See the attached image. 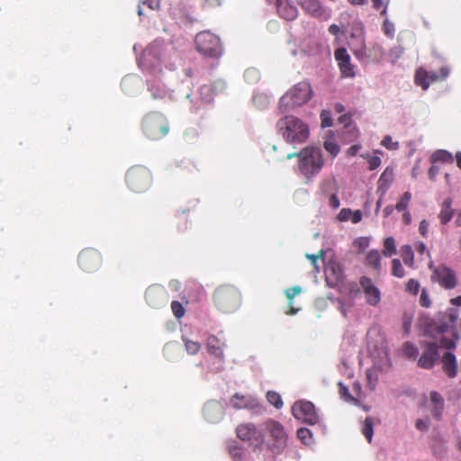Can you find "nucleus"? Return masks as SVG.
Returning <instances> with one entry per match:
<instances>
[{
  "label": "nucleus",
  "mask_w": 461,
  "mask_h": 461,
  "mask_svg": "<svg viewBox=\"0 0 461 461\" xmlns=\"http://www.w3.org/2000/svg\"><path fill=\"white\" fill-rule=\"evenodd\" d=\"M103 262L102 255L92 248L83 249L78 256V264L81 269L93 273L99 269Z\"/></svg>",
  "instance_id": "obj_13"
},
{
  "label": "nucleus",
  "mask_w": 461,
  "mask_h": 461,
  "mask_svg": "<svg viewBox=\"0 0 461 461\" xmlns=\"http://www.w3.org/2000/svg\"><path fill=\"white\" fill-rule=\"evenodd\" d=\"M419 231H420V234L426 238L428 236V232H429V222L426 221V220H422L420 222V226H419Z\"/></svg>",
  "instance_id": "obj_53"
},
{
  "label": "nucleus",
  "mask_w": 461,
  "mask_h": 461,
  "mask_svg": "<svg viewBox=\"0 0 461 461\" xmlns=\"http://www.w3.org/2000/svg\"><path fill=\"white\" fill-rule=\"evenodd\" d=\"M277 127L283 138L289 143H303L310 135L309 126L299 117H281Z\"/></svg>",
  "instance_id": "obj_4"
},
{
  "label": "nucleus",
  "mask_w": 461,
  "mask_h": 461,
  "mask_svg": "<svg viewBox=\"0 0 461 461\" xmlns=\"http://www.w3.org/2000/svg\"><path fill=\"white\" fill-rule=\"evenodd\" d=\"M292 413L296 420L304 423L314 425L319 421V415L314 405L305 400H300L294 403Z\"/></svg>",
  "instance_id": "obj_10"
},
{
  "label": "nucleus",
  "mask_w": 461,
  "mask_h": 461,
  "mask_svg": "<svg viewBox=\"0 0 461 461\" xmlns=\"http://www.w3.org/2000/svg\"><path fill=\"white\" fill-rule=\"evenodd\" d=\"M230 454L235 461H241L243 450L237 446H233L230 447Z\"/></svg>",
  "instance_id": "obj_48"
},
{
  "label": "nucleus",
  "mask_w": 461,
  "mask_h": 461,
  "mask_svg": "<svg viewBox=\"0 0 461 461\" xmlns=\"http://www.w3.org/2000/svg\"><path fill=\"white\" fill-rule=\"evenodd\" d=\"M312 96V88L309 82L302 81L294 85L285 95L279 102L281 113H289L295 108L305 104Z\"/></svg>",
  "instance_id": "obj_3"
},
{
  "label": "nucleus",
  "mask_w": 461,
  "mask_h": 461,
  "mask_svg": "<svg viewBox=\"0 0 461 461\" xmlns=\"http://www.w3.org/2000/svg\"><path fill=\"white\" fill-rule=\"evenodd\" d=\"M431 280L438 282L445 289H453L457 281L455 272L445 266L435 267L431 275Z\"/></svg>",
  "instance_id": "obj_14"
},
{
  "label": "nucleus",
  "mask_w": 461,
  "mask_h": 461,
  "mask_svg": "<svg viewBox=\"0 0 461 461\" xmlns=\"http://www.w3.org/2000/svg\"><path fill=\"white\" fill-rule=\"evenodd\" d=\"M392 274L393 276L402 278L405 275L404 268L401 263V261L397 258L393 259L392 261Z\"/></svg>",
  "instance_id": "obj_40"
},
{
  "label": "nucleus",
  "mask_w": 461,
  "mask_h": 461,
  "mask_svg": "<svg viewBox=\"0 0 461 461\" xmlns=\"http://www.w3.org/2000/svg\"><path fill=\"white\" fill-rule=\"evenodd\" d=\"M325 275L328 280L337 284L343 279V269L340 264L335 260H330L325 267Z\"/></svg>",
  "instance_id": "obj_20"
},
{
  "label": "nucleus",
  "mask_w": 461,
  "mask_h": 461,
  "mask_svg": "<svg viewBox=\"0 0 461 461\" xmlns=\"http://www.w3.org/2000/svg\"><path fill=\"white\" fill-rule=\"evenodd\" d=\"M411 200V194L410 192H405L400 198L399 202L395 204V209L398 212L406 211Z\"/></svg>",
  "instance_id": "obj_37"
},
{
  "label": "nucleus",
  "mask_w": 461,
  "mask_h": 461,
  "mask_svg": "<svg viewBox=\"0 0 461 461\" xmlns=\"http://www.w3.org/2000/svg\"><path fill=\"white\" fill-rule=\"evenodd\" d=\"M183 341L185 343V350L188 354L195 355L200 351L201 344L198 341H194L187 338H183Z\"/></svg>",
  "instance_id": "obj_34"
},
{
  "label": "nucleus",
  "mask_w": 461,
  "mask_h": 461,
  "mask_svg": "<svg viewBox=\"0 0 461 461\" xmlns=\"http://www.w3.org/2000/svg\"><path fill=\"white\" fill-rule=\"evenodd\" d=\"M402 351L406 357L409 358H416L419 355V349L418 348L413 345L411 342H405L402 345Z\"/></svg>",
  "instance_id": "obj_36"
},
{
  "label": "nucleus",
  "mask_w": 461,
  "mask_h": 461,
  "mask_svg": "<svg viewBox=\"0 0 461 461\" xmlns=\"http://www.w3.org/2000/svg\"><path fill=\"white\" fill-rule=\"evenodd\" d=\"M225 0H200L201 6L203 10L211 11L221 6Z\"/></svg>",
  "instance_id": "obj_38"
},
{
  "label": "nucleus",
  "mask_w": 461,
  "mask_h": 461,
  "mask_svg": "<svg viewBox=\"0 0 461 461\" xmlns=\"http://www.w3.org/2000/svg\"><path fill=\"white\" fill-rule=\"evenodd\" d=\"M280 17L287 21L294 20L298 15L297 8L287 0H277L274 3Z\"/></svg>",
  "instance_id": "obj_17"
},
{
  "label": "nucleus",
  "mask_w": 461,
  "mask_h": 461,
  "mask_svg": "<svg viewBox=\"0 0 461 461\" xmlns=\"http://www.w3.org/2000/svg\"><path fill=\"white\" fill-rule=\"evenodd\" d=\"M322 256H323V251L322 250L320 251L319 255H313V254H311V255L307 254L306 255L307 258H309L312 261V265H315L318 258H321Z\"/></svg>",
  "instance_id": "obj_61"
},
{
  "label": "nucleus",
  "mask_w": 461,
  "mask_h": 461,
  "mask_svg": "<svg viewBox=\"0 0 461 461\" xmlns=\"http://www.w3.org/2000/svg\"><path fill=\"white\" fill-rule=\"evenodd\" d=\"M455 214V210L452 208V199L447 198L441 204V209L438 214L440 223L445 225L448 223Z\"/></svg>",
  "instance_id": "obj_26"
},
{
  "label": "nucleus",
  "mask_w": 461,
  "mask_h": 461,
  "mask_svg": "<svg viewBox=\"0 0 461 461\" xmlns=\"http://www.w3.org/2000/svg\"><path fill=\"white\" fill-rule=\"evenodd\" d=\"M362 217H363V214H362V212L360 210H357V211H354V212L352 211V215L350 217V221L353 223H358L359 221H361Z\"/></svg>",
  "instance_id": "obj_55"
},
{
  "label": "nucleus",
  "mask_w": 461,
  "mask_h": 461,
  "mask_svg": "<svg viewBox=\"0 0 461 461\" xmlns=\"http://www.w3.org/2000/svg\"><path fill=\"white\" fill-rule=\"evenodd\" d=\"M262 438V451L267 449L274 455H280L287 447L288 434L277 420L268 419L263 422Z\"/></svg>",
  "instance_id": "obj_2"
},
{
  "label": "nucleus",
  "mask_w": 461,
  "mask_h": 461,
  "mask_svg": "<svg viewBox=\"0 0 461 461\" xmlns=\"http://www.w3.org/2000/svg\"><path fill=\"white\" fill-rule=\"evenodd\" d=\"M401 257L405 265L409 267L413 266L414 255L410 245H404L401 248Z\"/></svg>",
  "instance_id": "obj_32"
},
{
  "label": "nucleus",
  "mask_w": 461,
  "mask_h": 461,
  "mask_svg": "<svg viewBox=\"0 0 461 461\" xmlns=\"http://www.w3.org/2000/svg\"><path fill=\"white\" fill-rule=\"evenodd\" d=\"M223 343L220 341L215 336H210L206 341L207 352L221 361L223 360Z\"/></svg>",
  "instance_id": "obj_23"
},
{
  "label": "nucleus",
  "mask_w": 461,
  "mask_h": 461,
  "mask_svg": "<svg viewBox=\"0 0 461 461\" xmlns=\"http://www.w3.org/2000/svg\"><path fill=\"white\" fill-rule=\"evenodd\" d=\"M171 310L176 318L180 319L185 315V308L178 301H173L171 303Z\"/></svg>",
  "instance_id": "obj_43"
},
{
  "label": "nucleus",
  "mask_w": 461,
  "mask_h": 461,
  "mask_svg": "<svg viewBox=\"0 0 461 461\" xmlns=\"http://www.w3.org/2000/svg\"><path fill=\"white\" fill-rule=\"evenodd\" d=\"M366 265L375 270L381 269V256L378 250L372 249L366 254Z\"/></svg>",
  "instance_id": "obj_28"
},
{
  "label": "nucleus",
  "mask_w": 461,
  "mask_h": 461,
  "mask_svg": "<svg viewBox=\"0 0 461 461\" xmlns=\"http://www.w3.org/2000/svg\"><path fill=\"white\" fill-rule=\"evenodd\" d=\"M301 7L309 14L314 17H322L325 10L319 0H296Z\"/></svg>",
  "instance_id": "obj_21"
},
{
  "label": "nucleus",
  "mask_w": 461,
  "mask_h": 461,
  "mask_svg": "<svg viewBox=\"0 0 461 461\" xmlns=\"http://www.w3.org/2000/svg\"><path fill=\"white\" fill-rule=\"evenodd\" d=\"M356 242L357 243L359 248H361L363 249H366V247H368V245H369V240L367 238H360Z\"/></svg>",
  "instance_id": "obj_60"
},
{
  "label": "nucleus",
  "mask_w": 461,
  "mask_h": 461,
  "mask_svg": "<svg viewBox=\"0 0 461 461\" xmlns=\"http://www.w3.org/2000/svg\"><path fill=\"white\" fill-rule=\"evenodd\" d=\"M352 391L353 393L357 396V397H360L361 396V384L359 382H355L353 383L352 384Z\"/></svg>",
  "instance_id": "obj_58"
},
{
  "label": "nucleus",
  "mask_w": 461,
  "mask_h": 461,
  "mask_svg": "<svg viewBox=\"0 0 461 461\" xmlns=\"http://www.w3.org/2000/svg\"><path fill=\"white\" fill-rule=\"evenodd\" d=\"M439 170H440L439 167L431 166L428 172L429 178L434 180L435 177L437 176V175L439 173Z\"/></svg>",
  "instance_id": "obj_57"
},
{
  "label": "nucleus",
  "mask_w": 461,
  "mask_h": 461,
  "mask_svg": "<svg viewBox=\"0 0 461 461\" xmlns=\"http://www.w3.org/2000/svg\"><path fill=\"white\" fill-rule=\"evenodd\" d=\"M230 404L234 409H254L258 406L257 400L249 395L235 393L230 399Z\"/></svg>",
  "instance_id": "obj_19"
},
{
  "label": "nucleus",
  "mask_w": 461,
  "mask_h": 461,
  "mask_svg": "<svg viewBox=\"0 0 461 461\" xmlns=\"http://www.w3.org/2000/svg\"><path fill=\"white\" fill-rule=\"evenodd\" d=\"M415 249L418 253L423 254L426 251V245L423 242H419L416 244Z\"/></svg>",
  "instance_id": "obj_64"
},
{
  "label": "nucleus",
  "mask_w": 461,
  "mask_h": 461,
  "mask_svg": "<svg viewBox=\"0 0 461 461\" xmlns=\"http://www.w3.org/2000/svg\"><path fill=\"white\" fill-rule=\"evenodd\" d=\"M329 32L332 35H338L340 32V28L337 24H331L329 27Z\"/></svg>",
  "instance_id": "obj_62"
},
{
  "label": "nucleus",
  "mask_w": 461,
  "mask_h": 461,
  "mask_svg": "<svg viewBox=\"0 0 461 461\" xmlns=\"http://www.w3.org/2000/svg\"><path fill=\"white\" fill-rule=\"evenodd\" d=\"M362 433L370 443L374 435V419L372 417L369 416L365 419L362 427Z\"/></svg>",
  "instance_id": "obj_30"
},
{
  "label": "nucleus",
  "mask_w": 461,
  "mask_h": 461,
  "mask_svg": "<svg viewBox=\"0 0 461 461\" xmlns=\"http://www.w3.org/2000/svg\"><path fill=\"white\" fill-rule=\"evenodd\" d=\"M420 290V283L411 278L406 284V291L411 294L416 295Z\"/></svg>",
  "instance_id": "obj_45"
},
{
  "label": "nucleus",
  "mask_w": 461,
  "mask_h": 461,
  "mask_svg": "<svg viewBox=\"0 0 461 461\" xmlns=\"http://www.w3.org/2000/svg\"><path fill=\"white\" fill-rule=\"evenodd\" d=\"M402 221L406 225H409L411 222V215L410 212L404 211V213L402 214Z\"/></svg>",
  "instance_id": "obj_63"
},
{
  "label": "nucleus",
  "mask_w": 461,
  "mask_h": 461,
  "mask_svg": "<svg viewBox=\"0 0 461 461\" xmlns=\"http://www.w3.org/2000/svg\"><path fill=\"white\" fill-rule=\"evenodd\" d=\"M203 413L205 419L210 422H215L222 416L221 407L216 402H209L205 404Z\"/></svg>",
  "instance_id": "obj_25"
},
{
  "label": "nucleus",
  "mask_w": 461,
  "mask_h": 461,
  "mask_svg": "<svg viewBox=\"0 0 461 461\" xmlns=\"http://www.w3.org/2000/svg\"><path fill=\"white\" fill-rule=\"evenodd\" d=\"M141 5H148L151 10H158L160 6L159 0H140Z\"/></svg>",
  "instance_id": "obj_52"
},
{
  "label": "nucleus",
  "mask_w": 461,
  "mask_h": 461,
  "mask_svg": "<svg viewBox=\"0 0 461 461\" xmlns=\"http://www.w3.org/2000/svg\"><path fill=\"white\" fill-rule=\"evenodd\" d=\"M415 427L420 431L427 430L429 429V423L427 420L419 419L416 420Z\"/></svg>",
  "instance_id": "obj_54"
},
{
  "label": "nucleus",
  "mask_w": 461,
  "mask_h": 461,
  "mask_svg": "<svg viewBox=\"0 0 461 461\" xmlns=\"http://www.w3.org/2000/svg\"><path fill=\"white\" fill-rule=\"evenodd\" d=\"M429 160L432 164L437 162L451 164L454 161V158L449 151L445 149H438L431 154Z\"/></svg>",
  "instance_id": "obj_27"
},
{
  "label": "nucleus",
  "mask_w": 461,
  "mask_h": 461,
  "mask_svg": "<svg viewBox=\"0 0 461 461\" xmlns=\"http://www.w3.org/2000/svg\"><path fill=\"white\" fill-rule=\"evenodd\" d=\"M359 284L366 294V303L372 306L377 305L381 300V293L374 285L372 279L367 276H362Z\"/></svg>",
  "instance_id": "obj_16"
},
{
  "label": "nucleus",
  "mask_w": 461,
  "mask_h": 461,
  "mask_svg": "<svg viewBox=\"0 0 461 461\" xmlns=\"http://www.w3.org/2000/svg\"><path fill=\"white\" fill-rule=\"evenodd\" d=\"M349 48L358 60L366 58V47L364 38V26L361 23L355 24L350 33Z\"/></svg>",
  "instance_id": "obj_12"
},
{
  "label": "nucleus",
  "mask_w": 461,
  "mask_h": 461,
  "mask_svg": "<svg viewBox=\"0 0 461 461\" xmlns=\"http://www.w3.org/2000/svg\"><path fill=\"white\" fill-rule=\"evenodd\" d=\"M442 370L449 378H454L457 374V363L456 356L451 352H446L442 358Z\"/></svg>",
  "instance_id": "obj_18"
},
{
  "label": "nucleus",
  "mask_w": 461,
  "mask_h": 461,
  "mask_svg": "<svg viewBox=\"0 0 461 461\" xmlns=\"http://www.w3.org/2000/svg\"><path fill=\"white\" fill-rule=\"evenodd\" d=\"M420 304L422 307H426V308H429L430 306V304H431L429 294H428V292H427V290L425 288H423L421 290V294H420Z\"/></svg>",
  "instance_id": "obj_49"
},
{
  "label": "nucleus",
  "mask_w": 461,
  "mask_h": 461,
  "mask_svg": "<svg viewBox=\"0 0 461 461\" xmlns=\"http://www.w3.org/2000/svg\"><path fill=\"white\" fill-rule=\"evenodd\" d=\"M296 155L300 158L299 168L307 178L318 174L324 165L320 148L307 147Z\"/></svg>",
  "instance_id": "obj_6"
},
{
  "label": "nucleus",
  "mask_w": 461,
  "mask_h": 461,
  "mask_svg": "<svg viewBox=\"0 0 461 461\" xmlns=\"http://www.w3.org/2000/svg\"><path fill=\"white\" fill-rule=\"evenodd\" d=\"M329 204L333 207V208H339L340 203H339V200L338 198V196L336 194H331L329 198Z\"/></svg>",
  "instance_id": "obj_56"
},
{
  "label": "nucleus",
  "mask_w": 461,
  "mask_h": 461,
  "mask_svg": "<svg viewBox=\"0 0 461 461\" xmlns=\"http://www.w3.org/2000/svg\"><path fill=\"white\" fill-rule=\"evenodd\" d=\"M455 318H452V323H442L432 328L435 341H424L420 343L424 349L422 355L418 359V366L424 369H431L439 358L438 348L454 349L456 341L459 339L458 332L454 326Z\"/></svg>",
  "instance_id": "obj_1"
},
{
  "label": "nucleus",
  "mask_w": 461,
  "mask_h": 461,
  "mask_svg": "<svg viewBox=\"0 0 461 461\" xmlns=\"http://www.w3.org/2000/svg\"><path fill=\"white\" fill-rule=\"evenodd\" d=\"M194 43L197 51L206 58L219 59L223 53L220 38L209 31L197 33Z\"/></svg>",
  "instance_id": "obj_7"
},
{
  "label": "nucleus",
  "mask_w": 461,
  "mask_h": 461,
  "mask_svg": "<svg viewBox=\"0 0 461 461\" xmlns=\"http://www.w3.org/2000/svg\"><path fill=\"white\" fill-rule=\"evenodd\" d=\"M263 423L257 427L252 422L241 423L236 428L237 437L245 442L249 443L254 451H262Z\"/></svg>",
  "instance_id": "obj_9"
},
{
  "label": "nucleus",
  "mask_w": 461,
  "mask_h": 461,
  "mask_svg": "<svg viewBox=\"0 0 461 461\" xmlns=\"http://www.w3.org/2000/svg\"><path fill=\"white\" fill-rule=\"evenodd\" d=\"M381 144H382V146H384V148H386L387 149H390V150H396L399 148L398 141H393L392 137L389 135L385 136L382 140Z\"/></svg>",
  "instance_id": "obj_44"
},
{
  "label": "nucleus",
  "mask_w": 461,
  "mask_h": 461,
  "mask_svg": "<svg viewBox=\"0 0 461 461\" xmlns=\"http://www.w3.org/2000/svg\"><path fill=\"white\" fill-rule=\"evenodd\" d=\"M394 179V171L391 167H385L377 182V190L384 194Z\"/></svg>",
  "instance_id": "obj_22"
},
{
  "label": "nucleus",
  "mask_w": 461,
  "mask_h": 461,
  "mask_svg": "<svg viewBox=\"0 0 461 461\" xmlns=\"http://www.w3.org/2000/svg\"><path fill=\"white\" fill-rule=\"evenodd\" d=\"M301 291H302V289L300 286H294L292 288H288L285 291V295L289 299V303H288L289 309H288V311H286V312H285L286 314L293 315V314H295L299 311V309H295L293 306V299L295 295L299 294L301 293Z\"/></svg>",
  "instance_id": "obj_29"
},
{
  "label": "nucleus",
  "mask_w": 461,
  "mask_h": 461,
  "mask_svg": "<svg viewBox=\"0 0 461 461\" xmlns=\"http://www.w3.org/2000/svg\"><path fill=\"white\" fill-rule=\"evenodd\" d=\"M212 298L216 307L223 312H231L241 303L240 291L230 285H222L217 287Z\"/></svg>",
  "instance_id": "obj_5"
},
{
  "label": "nucleus",
  "mask_w": 461,
  "mask_h": 461,
  "mask_svg": "<svg viewBox=\"0 0 461 461\" xmlns=\"http://www.w3.org/2000/svg\"><path fill=\"white\" fill-rule=\"evenodd\" d=\"M362 158H366L368 162V169L375 170L381 165V158L378 156H370L368 154L361 155Z\"/></svg>",
  "instance_id": "obj_42"
},
{
  "label": "nucleus",
  "mask_w": 461,
  "mask_h": 461,
  "mask_svg": "<svg viewBox=\"0 0 461 461\" xmlns=\"http://www.w3.org/2000/svg\"><path fill=\"white\" fill-rule=\"evenodd\" d=\"M253 104L258 109H264L269 104L268 96L263 93H257L253 95Z\"/></svg>",
  "instance_id": "obj_35"
},
{
  "label": "nucleus",
  "mask_w": 461,
  "mask_h": 461,
  "mask_svg": "<svg viewBox=\"0 0 461 461\" xmlns=\"http://www.w3.org/2000/svg\"><path fill=\"white\" fill-rule=\"evenodd\" d=\"M323 147L327 152H329L332 158H335L339 153V146L332 140H326L323 143Z\"/></svg>",
  "instance_id": "obj_39"
},
{
  "label": "nucleus",
  "mask_w": 461,
  "mask_h": 461,
  "mask_svg": "<svg viewBox=\"0 0 461 461\" xmlns=\"http://www.w3.org/2000/svg\"><path fill=\"white\" fill-rule=\"evenodd\" d=\"M430 405L432 415L440 420L444 410V399L441 394L436 391L430 393Z\"/></svg>",
  "instance_id": "obj_24"
},
{
  "label": "nucleus",
  "mask_w": 461,
  "mask_h": 461,
  "mask_svg": "<svg viewBox=\"0 0 461 461\" xmlns=\"http://www.w3.org/2000/svg\"><path fill=\"white\" fill-rule=\"evenodd\" d=\"M126 184L135 193L147 191L152 184L151 172L143 166H133L126 173Z\"/></svg>",
  "instance_id": "obj_8"
},
{
  "label": "nucleus",
  "mask_w": 461,
  "mask_h": 461,
  "mask_svg": "<svg viewBox=\"0 0 461 461\" xmlns=\"http://www.w3.org/2000/svg\"><path fill=\"white\" fill-rule=\"evenodd\" d=\"M449 75V68L441 67L438 71H426L419 68L415 73V84L421 86L423 90H427L431 83L443 81Z\"/></svg>",
  "instance_id": "obj_11"
},
{
  "label": "nucleus",
  "mask_w": 461,
  "mask_h": 461,
  "mask_svg": "<svg viewBox=\"0 0 461 461\" xmlns=\"http://www.w3.org/2000/svg\"><path fill=\"white\" fill-rule=\"evenodd\" d=\"M267 399L268 402L274 405L276 409H280L283 406L281 396L276 392H268L267 393Z\"/></svg>",
  "instance_id": "obj_41"
},
{
  "label": "nucleus",
  "mask_w": 461,
  "mask_h": 461,
  "mask_svg": "<svg viewBox=\"0 0 461 461\" xmlns=\"http://www.w3.org/2000/svg\"><path fill=\"white\" fill-rule=\"evenodd\" d=\"M311 436V431L308 429L301 428L297 430V437L305 444L308 443Z\"/></svg>",
  "instance_id": "obj_47"
},
{
  "label": "nucleus",
  "mask_w": 461,
  "mask_h": 461,
  "mask_svg": "<svg viewBox=\"0 0 461 461\" xmlns=\"http://www.w3.org/2000/svg\"><path fill=\"white\" fill-rule=\"evenodd\" d=\"M339 386V393L340 397L347 402H352L354 404H358L359 401L357 397L352 396L349 393L348 388L342 383L339 382L338 384Z\"/></svg>",
  "instance_id": "obj_31"
},
{
  "label": "nucleus",
  "mask_w": 461,
  "mask_h": 461,
  "mask_svg": "<svg viewBox=\"0 0 461 461\" xmlns=\"http://www.w3.org/2000/svg\"><path fill=\"white\" fill-rule=\"evenodd\" d=\"M383 30L386 36L393 38L394 34V26L388 20H385L383 23Z\"/></svg>",
  "instance_id": "obj_50"
},
{
  "label": "nucleus",
  "mask_w": 461,
  "mask_h": 461,
  "mask_svg": "<svg viewBox=\"0 0 461 461\" xmlns=\"http://www.w3.org/2000/svg\"><path fill=\"white\" fill-rule=\"evenodd\" d=\"M360 145L358 144H355V145H352L348 149V155L349 156H356L357 154V152L359 151L360 149Z\"/></svg>",
  "instance_id": "obj_59"
},
{
  "label": "nucleus",
  "mask_w": 461,
  "mask_h": 461,
  "mask_svg": "<svg viewBox=\"0 0 461 461\" xmlns=\"http://www.w3.org/2000/svg\"><path fill=\"white\" fill-rule=\"evenodd\" d=\"M352 215V211L348 208H343L338 214V219L340 221H350V217Z\"/></svg>",
  "instance_id": "obj_51"
},
{
  "label": "nucleus",
  "mask_w": 461,
  "mask_h": 461,
  "mask_svg": "<svg viewBox=\"0 0 461 461\" xmlns=\"http://www.w3.org/2000/svg\"><path fill=\"white\" fill-rule=\"evenodd\" d=\"M396 253L395 240L393 237H388L384 241L383 255L390 258Z\"/></svg>",
  "instance_id": "obj_33"
},
{
  "label": "nucleus",
  "mask_w": 461,
  "mask_h": 461,
  "mask_svg": "<svg viewBox=\"0 0 461 461\" xmlns=\"http://www.w3.org/2000/svg\"><path fill=\"white\" fill-rule=\"evenodd\" d=\"M389 3V0H372L373 8L375 10H380L383 6L384 9L381 11V14L384 15L386 14V7Z\"/></svg>",
  "instance_id": "obj_46"
},
{
  "label": "nucleus",
  "mask_w": 461,
  "mask_h": 461,
  "mask_svg": "<svg viewBox=\"0 0 461 461\" xmlns=\"http://www.w3.org/2000/svg\"><path fill=\"white\" fill-rule=\"evenodd\" d=\"M334 58L338 62L339 71L343 77H354L355 70L354 65L351 63V59L345 48H339L334 51Z\"/></svg>",
  "instance_id": "obj_15"
}]
</instances>
